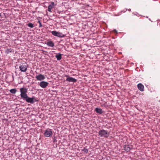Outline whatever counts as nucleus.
<instances>
[{
	"mask_svg": "<svg viewBox=\"0 0 160 160\" xmlns=\"http://www.w3.org/2000/svg\"><path fill=\"white\" fill-rule=\"evenodd\" d=\"M27 89L25 88H21L20 89L21 92L20 96L27 103L31 104L34 103L35 102H38L39 100L34 96L31 98L29 97L27 94Z\"/></svg>",
	"mask_w": 160,
	"mask_h": 160,
	"instance_id": "obj_1",
	"label": "nucleus"
},
{
	"mask_svg": "<svg viewBox=\"0 0 160 160\" xmlns=\"http://www.w3.org/2000/svg\"><path fill=\"white\" fill-rule=\"evenodd\" d=\"M98 134L101 137H104L105 138H107L108 137L109 133L105 130H100L98 132Z\"/></svg>",
	"mask_w": 160,
	"mask_h": 160,
	"instance_id": "obj_2",
	"label": "nucleus"
},
{
	"mask_svg": "<svg viewBox=\"0 0 160 160\" xmlns=\"http://www.w3.org/2000/svg\"><path fill=\"white\" fill-rule=\"evenodd\" d=\"M44 136L47 138L51 137L52 134V130L50 128H48L45 130L43 134Z\"/></svg>",
	"mask_w": 160,
	"mask_h": 160,
	"instance_id": "obj_3",
	"label": "nucleus"
},
{
	"mask_svg": "<svg viewBox=\"0 0 160 160\" xmlns=\"http://www.w3.org/2000/svg\"><path fill=\"white\" fill-rule=\"evenodd\" d=\"M51 33L52 35L59 38H63L65 36V35L62 34V33L55 31H52Z\"/></svg>",
	"mask_w": 160,
	"mask_h": 160,
	"instance_id": "obj_4",
	"label": "nucleus"
},
{
	"mask_svg": "<svg viewBox=\"0 0 160 160\" xmlns=\"http://www.w3.org/2000/svg\"><path fill=\"white\" fill-rule=\"evenodd\" d=\"M65 77H68L66 81L69 82H75L77 81V80L72 77H69L68 75H66Z\"/></svg>",
	"mask_w": 160,
	"mask_h": 160,
	"instance_id": "obj_5",
	"label": "nucleus"
},
{
	"mask_svg": "<svg viewBox=\"0 0 160 160\" xmlns=\"http://www.w3.org/2000/svg\"><path fill=\"white\" fill-rule=\"evenodd\" d=\"M48 83L47 82L41 81L39 84L41 87L43 88H46L48 85Z\"/></svg>",
	"mask_w": 160,
	"mask_h": 160,
	"instance_id": "obj_6",
	"label": "nucleus"
},
{
	"mask_svg": "<svg viewBox=\"0 0 160 160\" xmlns=\"http://www.w3.org/2000/svg\"><path fill=\"white\" fill-rule=\"evenodd\" d=\"M36 78L38 80L41 81L44 80L45 78V77L44 75L40 74L37 75Z\"/></svg>",
	"mask_w": 160,
	"mask_h": 160,
	"instance_id": "obj_7",
	"label": "nucleus"
},
{
	"mask_svg": "<svg viewBox=\"0 0 160 160\" xmlns=\"http://www.w3.org/2000/svg\"><path fill=\"white\" fill-rule=\"evenodd\" d=\"M124 149L127 152L129 151L132 148V146L130 145H125L123 147Z\"/></svg>",
	"mask_w": 160,
	"mask_h": 160,
	"instance_id": "obj_8",
	"label": "nucleus"
},
{
	"mask_svg": "<svg viewBox=\"0 0 160 160\" xmlns=\"http://www.w3.org/2000/svg\"><path fill=\"white\" fill-rule=\"evenodd\" d=\"M27 67L25 65H22L19 66L20 70L22 72H25L27 70Z\"/></svg>",
	"mask_w": 160,
	"mask_h": 160,
	"instance_id": "obj_9",
	"label": "nucleus"
},
{
	"mask_svg": "<svg viewBox=\"0 0 160 160\" xmlns=\"http://www.w3.org/2000/svg\"><path fill=\"white\" fill-rule=\"evenodd\" d=\"M138 89L141 91H143L144 90V86L141 83H140L138 85Z\"/></svg>",
	"mask_w": 160,
	"mask_h": 160,
	"instance_id": "obj_10",
	"label": "nucleus"
},
{
	"mask_svg": "<svg viewBox=\"0 0 160 160\" xmlns=\"http://www.w3.org/2000/svg\"><path fill=\"white\" fill-rule=\"evenodd\" d=\"M46 44L49 46L53 47L54 46V44L53 42L51 40H49L47 42Z\"/></svg>",
	"mask_w": 160,
	"mask_h": 160,
	"instance_id": "obj_11",
	"label": "nucleus"
},
{
	"mask_svg": "<svg viewBox=\"0 0 160 160\" xmlns=\"http://www.w3.org/2000/svg\"><path fill=\"white\" fill-rule=\"evenodd\" d=\"M95 111L97 113L101 114L103 113V111L102 109L100 108H95Z\"/></svg>",
	"mask_w": 160,
	"mask_h": 160,
	"instance_id": "obj_12",
	"label": "nucleus"
},
{
	"mask_svg": "<svg viewBox=\"0 0 160 160\" xmlns=\"http://www.w3.org/2000/svg\"><path fill=\"white\" fill-rule=\"evenodd\" d=\"M55 57L57 60H60L62 58V54L60 53H59L56 55Z\"/></svg>",
	"mask_w": 160,
	"mask_h": 160,
	"instance_id": "obj_13",
	"label": "nucleus"
},
{
	"mask_svg": "<svg viewBox=\"0 0 160 160\" xmlns=\"http://www.w3.org/2000/svg\"><path fill=\"white\" fill-rule=\"evenodd\" d=\"M10 92L12 94H15L17 91L16 88H13L9 90Z\"/></svg>",
	"mask_w": 160,
	"mask_h": 160,
	"instance_id": "obj_14",
	"label": "nucleus"
},
{
	"mask_svg": "<svg viewBox=\"0 0 160 160\" xmlns=\"http://www.w3.org/2000/svg\"><path fill=\"white\" fill-rule=\"evenodd\" d=\"M12 52V49L11 48H8L5 50V53L7 54H8L9 53H11Z\"/></svg>",
	"mask_w": 160,
	"mask_h": 160,
	"instance_id": "obj_15",
	"label": "nucleus"
},
{
	"mask_svg": "<svg viewBox=\"0 0 160 160\" xmlns=\"http://www.w3.org/2000/svg\"><path fill=\"white\" fill-rule=\"evenodd\" d=\"M54 3L53 2H51V3L50 4L48 7L51 9H52V8L54 7Z\"/></svg>",
	"mask_w": 160,
	"mask_h": 160,
	"instance_id": "obj_16",
	"label": "nucleus"
},
{
	"mask_svg": "<svg viewBox=\"0 0 160 160\" xmlns=\"http://www.w3.org/2000/svg\"><path fill=\"white\" fill-rule=\"evenodd\" d=\"M27 25L28 27L30 28H32L34 27V24L32 23L29 22Z\"/></svg>",
	"mask_w": 160,
	"mask_h": 160,
	"instance_id": "obj_17",
	"label": "nucleus"
},
{
	"mask_svg": "<svg viewBox=\"0 0 160 160\" xmlns=\"http://www.w3.org/2000/svg\"><path fill=\"white\" fill-rule=\"evenodd\" d=\"M57 137H56L55 136H54L53 138V142L54 143L57 142Z\"/></svg>",
	"mask_w": 160,
	"mask_h": 160,
	"instance_id": "obj_18",
	"label": "nucleus"
},
{
	"mask_svg": "<svg viewBox=\"0 0 160 160\" xmlns=\"http://www.w3.org/2000/svg\"><path fill=\"white\" fill-rule=\"evenodd\" d=\"M82 151H83L84 152L87 153L88 152V150L87 148H84L82 150Z\"/></svg>",
	"mask_w": 160,
	"mask_h": 160,
	"instance_id": "obj_19",
	"label": "nucleus"
},
{
	"mask_svg": "<svg viewBox=\"0 0 160 160\" xmlns=\"http://www.w3.org/2000/svg\"><path fill=\"white\" fill-rule=\"evenodd\" d=\"M39 24V27H41L42 26L40 21L39 20L38 22Z\"/></svg>",
	"mask_w": 160,
	"mask_h": 160,
	"instance_id": "obj_20",
	"label": "nucleus"
},
{
	"mask_svg": "<svg viewBox=\"0 0 160 160\" xmlns=\"http://www.w3.org/2000/svg\"><path fill=\"white\" fill-rule=\"evenodd\" d=\"M112 32H113L114 33L116 34H117L118 33L117 31L116 30H113L112 31Z\"/></svg>",
	"mask_w": 160,
	"mask_h": 160,
	"instance_id": "obj_21",
	"label": "nucleus"
},
{
	"mask_svg": "<svg viewBox=\"0 0 160 160\" xmlns=\"http://www.w3.org/2000/svg\"><path fill=\"white\" fill-rule=\"evenodd\" d=\"M51 9H51V8H49L48 7V11H49V12H51Z\"/></svg>",
	"mask_w": 160,
	"mask_h": 160,
	"instance_id": "obj_22",
	"label": "nucleus"
},
{
	"mask_svg": "<svg viewBox=\"0 0 160 160\" xmlns=\"http://www.w3.org/2000/svg\"><path fill=\"white\" fill-rule=\"evenodd\" d=\"M101 41H99L98 42H99V43H101V42H100Z\"/></svg>",
	"mask_w": 160,
	"mask_h": 160,
	"instance_id": "obj_23",
	"label": "nucleus"
},
{
	"mask_svg": "<svg viewBox=\"0 0 160 160\" xmlns=\"http://www.w3.org/2000/svg\"><path fill=\"white\" fill-rule=\"evenodd\" d=\"M1 16V13H0V17Z\"/></svg>",
	"mask_w": 160,
	"mask_h": 160,
	"instance_id": "obj_24",
	"label": "nucleus"
},
{
	"mask_svg": "<svg viewBox=\"0 0 160 160\" xmlns=\"http://www.w3.org/2000/svg\"><path fill=\"white\" fill-rule=\"evenodd\" d=\"M97 43L98 44H100V43H99V42H97Z\"/></svg>",
	"mask_w": 160,
	"mask_h": 160,
	"instance_id": "obj_25",
	"label": "nucleus"
},
{
	"mask_svg": "<svg viewBox=\"0 0 160 160\" xmlns=\"http://www.w3.org/2000/svg\"><path fill=\"white\" fill-rule=\"evenodd\" d=\"M57 146V144L56 143V146Z\"/></svg>",
	"mask_w": 160,
	"mask_h": 160,
	"instance_id": "obj_26",
	"label": "nucleus"
}]
</instances>
